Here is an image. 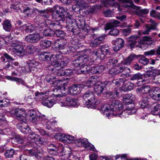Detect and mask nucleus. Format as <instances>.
<instances>
[{
    "instance_id": "obj_1",
    "label": "nucleus",
    "mask_w": 160,
    "mask_h": 160,
    "mask_svg": "<svg viewBox=\"0 0 160 160\" xmlns=\"http://www.w3.org/2000/svg\"><path fill=\"white\" fill-rule=\"evenodd\" d=\"M50 12L52 13V18L56 21L63 22L68 18L71 20L70 17L68 16V13L62 7L55 5L50 9Z\"/></svg>"
},
{
    "instance_id": "obj_2",
    "label": "nucleus",
    "mask_w": 160,
    "mask_h": 160,
    "mask_svg": "<svg viewBox=\"0 0 160 160\" xmlns=\"http://www.w3.org/2000/svg\"><path fill=\"white\" fill-rule=\"evenodd\" d=\"M47 92H43L38 91L35 93L36 97L41 101L42 104L48 108L52 107L55 103L53 99L49 100Z\"/></svg>"
},
{
    "instance_id": "obj_3",
    "label": "nucleus",
    "mask_w": 160,
    "mask_h": 160,
    "mask_svg": "<svg viewBox=\"0 0 160 160\" xmlns=\"http://www.w3.org/2000/svg\"><path fill=\"white\" fill-rule=\"evenodd\" d=\"M25 146L27 147L31 148L29 150H28V153L31 155L34 156L37 158H41L43 156L44 151L41 147L36 146L35 144L34 145L31 142L26 143Z\"/></svg>"
},
{
    "instance_id": "obj_4",
    "label": "nucleus",
    "mask_w": 160,
    "mask_h": 160,
    "mask_svg": "<svg viewBox=\"0 0 160 160\" xmlns=\"http://www.w3.org/2000/svg\"><path fill=\"white\" fill-rule=\"evenodd\" d=\"M109 108L107 107L104 111H108L110 110L111 114H112L114 111H119L122 110L123 108V106L122 102L119 100L115 99H111L108 102Z\"/></svg>"
},
{
    "instance_id": "obj_5",
    "label": "nucleus",
    "mask_w": 160,
    "mask_h": 160,
    "mask_svg": "<svg viewBox=\"0 0 160 160\" xmlns=\"http://www.w3.org/2000/svg\"><path fill=\"white\" fill-rule=\"evenodd\" d=\"M83 98L86 101V107L88 108H92L94 107L95 101V95L93 91L88 90L83 95Z\"/></svg>"
},
{
    "instance_id": "obj_6",
    "label": "nucleus",
    "mask_w": 160,
    "mask_h": 160,
    "mask_svg": "<svg viewBox=\"0 0 160 160\" xmlns=\"http://www.w3.org/2000/svg\"><path fill=\"white\" fill-rule=\"evenodd\" d=\"M119 21L114 20L111 23H107L105 28L106 30L110 29V31L108 33V35L113 36H117L119 33V31L116 28H115L117 26V25L119 24Z\"/></svg>"
},
{
    "instance_id": "obj_7",
    "label": "nucleus",
    "mask_w": 160,
    "mask_h": 160,
    "mask_svg": "<svg viewBox=\"0 0 160 160\" xmlns=\"http://www.w3.org/2000/svg\"><path fill=\"white\" fill-rule=\"evenodd\" d=\"M89 85L83 84H74L70 87L68 88V92L71 95H74L79 94L82 88L86 89Z\"/></svg>"
},
{
    "instance_id": "obj_8",
    "label": "nucleus",
    "mask_w": 160,
    "mask_h": 160,
    "mask_svg": "<svg viewBox=\"0 0 160 160\" xmlns=\"http://www.w3.org/2000/svg\"><path fill=\"white\" fill-rule=\"evenodd\" d=\"M129 4L130 5H128V6L131 8L135 9L136 10L135 14L139 17H143V14H147L149 12L148 9H141L140 7L135 6L132 2H131Z\"/></svg>"
},
{
    "instance_id": "obj_9",
    "label": "nucleus",
    "mask_w": 160,
    "mask_h": 160,
    "mask_svg": "<svg viewBox=\"0 0 160 160\" xmlns=\"http://www.w3.org/2000/svg\"><path fill=\"white\" fill-rule=\"evenodd\" d=\"M150 96L156 101H160V88L156 87L153 90L152 93H150Z\"/></svg>"
},
{
    "instance_id": "obj_10",
    "label": "nucleus",
    "mask_w": 160,
    "mask_h": 160,
    "mask_svg": "<svg viewBox=\"0 0 160 160\" xmlns=\"http://www.w3.org/2000/svg\"><path fill=\"white\" fill-rule=\"evenodd\" d=\"M17 128L23 133L27 134L29 133L30 128L25 123H18L17 124Z\"/></svg>"
},
{
    "instance_id": "obj_11",
    "label": "nucleus",
    "mask_w": 160,
    "mask_h": 160,
    "mask_svg": "<svg viewBox=\"0 0 160 160\" xmlns=\"http://www.w3.org/2000/svg\"><path fill=\"white\" fill-rule=\"evenodd\" d=\"M150 98L147 95H144L142 97L141 100L139 102L140 108H144L145 107L149 104Z\"/></svg>"
},
{
    "instance_id": "obj_12",
    "label": "nucleus",
    "mask_w": 160,
    "mask_h": 160,
    "mask_svg": "<svg viewBox=\"0 0 160 160\" xmlns=\"http://www.w3.org/2000/svg\"><path fill=\"white\" fill-rule=\"evenodd\" d=\"M50 53L47 52H41L39 55V58L40 61H49L51 59L52 55L50 56Z\"/></svg>"
},
{
    "instance_id": "obj_13",
    "label": "nucleus",
    "mask_w": 160,
    "mask_h": 160,
    "mask_svg": "<svg viewBox=\"0 0 160 160\" xmlns=\"http://www.w3.org/2000/svg\"><path fill=\"white\" fill-rule=\"evenodd\" d=\"M140 55H137L134 54H130L127 58L125 59L124 62L123 64L124 65H130L131 63L133 61L135 58L137 59L139 57Z\"/></svg>"
},
{
    "instance_id": "obj_14",
    "label": "nucleus",
    "mask_w": 160,
    "mask_h": 160,
    "mask_svg": "<svg viewBox=\"0 0 160 160\" xmlns=\"http://www.w3.org/2000/svg\"><path fill=\"white\" fill-rule=\"evenodd\" d=\"M48 152L53 155H57L58 148L56 145L53 144H50L48 146L47 148Z\"/></svg>"
},
{
    "instance_id": "obj_15",
    "label": "nucleus",
    "mask_w": 160,
    "mask_h": 160,
    "mask_svg": "<svg viewBox=\"0 0 160 160\" xmlns=\"http://www.w3.org/2000/svg\"><path fill=\"white\" fill-rule=\"evenodd\" d=\"M66 44V42H63L62 41H56L53 44V47L57 49L62 50L64 48Z\"/></svg>"
},
{
    "instance_id": "obj_16",
    "label": "nucleus",
    "mask_w": 160,
    "mask_h": 160,
    "mask_svg": "<svg viewBox=\"0 0 160 160\" xmlns=\"http://www.w3.org/2000/svg\"><path fill=\"white\" fill-rule=\"evenodd\" d=\"M25 112L21 108L17 109L16 116L17 119L20 121H24L25 119V118L23 116Z\"/></svg>"
},
{
    "instance_id": "obj_17",
    "label": "nucleus",
    "mask_w": 160,
    "mask_h": 160,
    "mask_svg": "<svg viewBox=\"0 0 160 160\" xmlns=\"http://www.w3.org/2000/svg\"><path fill=\"white\" fill-rule=\"evenodd\" d=\"M94 90L98 95H100L103 93V91L105 90L104 88H102L101 84L99 82L96 83L94 86Z\"/></svg>"
},
{
    "instance_id": "obj_18",
    "label": "nucleus",
    "mask_w": 160,
    "mask_h": 160,
    "mask_svg": "<svg viewBox=\"0 0 160 160\" xmlns=\"http://www.w3.org/2000/svg\"><path fill=\"white\" fill-rule=\"evenodd\" d=\"M100 49L102 52V59H104L106 56L110 55V48L106 46L105 45H102Z\"/></svg>"
},
{
    "instance_id": "obj_19",
    "label": "nucleus",
    "mask_w": 160,
    "mask_h": 160,
    "mask_svg": "<svg viewBox=\"0 0 160 160\" xmlns=\"http://www.w3.org/2000/svg\"><path fill=\"white\" fill-rule=\"evenodd\" d=\"M98 78L96 76H92L87 82L86 85H89V87L87 88H90V86L94 85L95 86L96 83H98Z\"/></svg>"
},
{
    "instance_id": "obj_20",
    "label": "nucleus",
    "mask_w": 160,
    "mask_h": 160,
    "mask_svg": "<svg viewBox=\"0 0 160 160\" xmlns=\"http://www.w3.org/2000/svg\"><path fill=\"white\" fill-rule=\"evenodd\" d=\"M23 28L24 30L27 32H31L36 30V27L32 24H28V25H24L21 27Z\"/></svg>"
},
{
    "instance_id": "obj_21",
    "label": "nucleus",
    "mask_w": 160,
    "mask_h": 160,
    "mask_svg": "<svg viewBox=\"0 0 160 160\" xmlns=\"http://www.w3.org/2000/svg\"><path fill=\"white\" fill-rule=\"evenodd\" d=\"M66 103L69 106H75L77 104V100L71 97H68L66 98Z\"/></svg>"
},
{
    "instance_id": "obj_22",
    "label": "nucleus",
    "mask_w": 160,
    "mask_h": 160,
    "mask_svg": "<svg viewBox=\"0 0 160 160\" xmlns=\"http://www.w3.org/2000/svg\"><path fill=\"white\" fill-rule=\"evenodd\" d=\"M124 42L123 41H116L115 46L113 47V50L117 52L123 46Z\"/></svg>"
},
{
    "instance_id": "obj_23",
    "label": "nucleus",
    "mask_w": 160,
    "mask_h": 160,
    "mask_svg": "<svg viewBox=\"0 0 160 160\" xmlns=\"http://www.w3.org/2000/svg\"><path fill=\"white\" fill-rule=\"evenodd\" d=\"M3 27L4 30L7 32H10L12 28V25L10 22L8 20L3 22Z\"/></svg>"
},
{
    "instance_id": "obj_24",
    "label": "nucleus",
    "mask_w": 160,
    "mask_h": 160,
    "mask_svg": "<svg viewBox=\"0 0 160 160\" xmlns=\"http://www.w3.org/2000/svg\"><path fill=\"white\" fill-rule=\"evenodd\" d=\"M123 103L125 104L129 103L131 105L132 102V99L130 94H126L123 96L122 98Z\"/></svg>"
},
{
    "instance_id": "obj_25",
    "label": "nucleus",
    "mask_w": 160,
    "mask_h": 160,
    "mask_svg": "<svg viewBox=\"0 0 160 160\" xmlns=\"http://www.w3.org/2000/svg\"><path fill=\"white\" fill-rule=\"evenodd\" d=\"M121 73L123 72V74L125 75L126 77H131L130 74L131 73V70L129 68L127 67H121Z\"/></svg>"
},
{
    "instance_id": "obj_26",
    "label": "nucleus",
    "mask_w": 160,
    "mask_h": 160,
    "mask_svg": "<svg viewBox=\"0 0 160 160\" xmlns=\"http://www.w3.org/2000/svg\"><path fill=\"white\" fill-rule=\"evenodd\" d=\"M74 3L79 8L87 7V3L83 0H74Z\"/></svg>"
},
{
    "instance_id": "obj_27",
    "label": "nucleus",
    "mask_w": 160,
    "mask_h": 160,
    "mask_svg": "<svg viewBox=\"0 0 160 160\" xmlns=\"http://www.w3.org/2000/svg\"><path fill=\"white\" fill-rule=\"evenodd\" d=\"M121 67H117L112 68L109 71V73L112 76L121 73Z\"/></svg>"
},
{
    "instance_id": "obj_28",
    "label": "nucleus",
    "mask_w": 160,
    "mask_h": 160,
    "mask_svg": "<svg viewBox=\"0 0 160 160\" xmlns=\"http://www.w3.org/2000/svg\"><path fill=\"white\" fill-rule=\"evenodd\" d=\"M49 142L47 139L39 137L38 141H37L36 145H38L39 146L41 145H46L48 144Z\"/></svg>"
},
{
    "instance_id": "obj_29",
    "label": "nucleus",
    "mask_w": 160,
    "mask_h": 160,
    "mask_svg": "<svg viewBox=\"0 0 160 160\" xmlns=\"http://www.w3.org/2000/svg\"><path fill=\"white\" fill-rule=\"evenodd\" d=\"M88 65L87 64L81 65L80 70L81 72L83 73H86L87 72L88 73H89L90 66H88Z\"/></svg>"
},
{
    "instance_id": "obj_30",
    "label": "nucleus",
    "mask_w": 160,
    "mask_h": 160,
    "mask_svg": "<svg viewBox=\"0 0 160 160\" xmlns=\"http://www.w3.org/2000/svg\"><path fill=\"white\" fill-rule=\"evenodd\" d=\"M27 62L29 67H31L33 71L35 69H36L35 67L38 65L37 62L34 60L28 58Z\"/></svg>"
},
{
    "instance_id": "obj_31",
    "label": "nucleus",
    "mask_w": 160,
    "mask_h": 160,
    "mask_svg": "<svg viewBox=\"0 0 160 160\" xmlns=\"http://www.w3.org/2000/svg\"><path fill=\"white\" fill-rule=\"evenodd\" d=\"M87 7H83L78 9V13L81 16L84 17L89 14V11L86 9Z\"/></svg>"
},
{
    "instance_id": "obj_32",
    "label": "nucleus",
    "mask_w": 160,
    "mask_h": 160,
    "mask_svg": "<svg viewBox=\"0 0 160 160\" xmlns=\"http://www.w3.org/2000/svg\"><path fill=\"white\" fill-rule=\"evenodd\" d=\"M34 11L35 12H37L39 13V14H41L43 15V16L46 18H48V17L46 14H48V12H50V9H46L43 10H39V9L35 8L34 9Z\"/></svg>"
},
{
    "instance_id": "obj_33",
    "label": "nucleus",
    "mask_w": 160,
    "mask_h": 160,
    "mask_svg": "<svg viewBox=\"0 0 160 160\" xmlns=\"http://www.w3.org/2000/svg\"><path fill=\"white\" fill-rule=\"evenodd\" d=\"M56 77L55 76H51L50 75H47L45 79L48 82L51 84H53V83H56L57 82L55 81Z\"/></svg>"
},
{
    "instance_id": "obj_34",
    "label": "nucleus",
    "mask_w": 160,
    "mask_h": 160,
    "mask_svg": "<svg viewBox=\"0 0 160 160\" xmlns=\"http://www.w3.org/2000/svg\"><path fill=\"white\" fill-rule=\"evenodd\" d=\"M91 54L92 55H94L97 57H99L101 59H104L102 58V52L100 49H96L95 50L91 51Z\"/></svg>"
},
{
    "instance_id": "obj_35",
    "label": "nucleus",
    "mask_w": 160,
    "mask_h": 160,
    "mask_svg": "<svg viewBox=\"0 0 160 160\" xmlns=\"http://www.w3.org/2000/svg\"><path fill=\"white\" fill-rule=\"evenodd\" d=\"M144 75L140 73H138L133 75L130 78V80L132 81L138 80L140 79H142L143 76Z\"/></svg>"
},
{
    "instance_id": "obj_36",
    "label": "nucleus",
    "mask_w": 160,
    "mask_h": 160,
    "mask_svg": "<svg viewBox=\"0 0 160 160\" xmlns=\"http://www.w3.org/2000/svg\"><path fill=\"white\" fill-rule=\"evenodd\" d=\"M53 65L54 67L53 68H52L51 70L52 71H56L60 69L61 68H63V66L61 65V63L59 61H56L53 63Z\"/></svg>"
},
{
    "instance_id": "obj_37",
    "label": "nucleus",
    "mask_w": 160,
    "mask_h": 160,
    "mask_svg": "<svg viewBox=\"0 0 160 160\" xmlns=\"http://www.w3.org/2000/svg\"><path fill=\"white\" fill-rule=\"evenodd\" d=\"M83 65L88 62V64L91 66L93 64L94 62L91 59H89V57L86 55H83Z\"/></svg>"
},
{
    "instance_id": "obj_38",
    "label": "nucleus",
    "mask_w": 160,
    "mask_h": 160,
    "mask_svg": "<svg viewBox=\"0 0 160 160\" xmlns=\"http://www.w3.org/2000/svg\"><path fill=\"white\" fill-rule=\"evenodd\" d=\"M151 112L152 114L155 115H158L160 112V105L157 104L154 107L152 111Z\"/></svg>"
},
{
    "instance_id": "obj_39",
    "label": "nucleus",
    "mask_w": 160,
    "mask_h": 160,
    "mask_svg": "<svg viewBox=\"0 0 160 160\" xmlns=\"http://www.w3.org/2000/svg\"><path fill=\"white\" fill-rule=\"evenodd\" d=\"M39 137V135L35 134V133L33 132L30 133L28 135V138H30L31 139L33 140V142H36L35 144L36 143L37 141H38Z\"/></svg>"
},
{
    "instance_id": "obj_40",
    "label": "nucleus",
    "mask_w": 160,
    "mask_h": 160,
    "mask_svg": "<svg viewBox=\"0 0 160 160\" xmlns=\"http://www.w3.org/2000/svg\"><path fill=\"white\" fill-rule=\"evenodd\" d=\"M134 87L133 83H131L130 82H128L127 84L125 85V88L123 89L124 91H128L132 90Z\"/></svg>"
},
{
    "instance_id": "obj_41",
    "label": "nucleus",
    "mask_w": 160,
    "mask_h": 160,
    "mask_svg": "<svg viewBox=\"0 0 160 160\" xmlns=\"http://www.w3.org/2000/svg\"><path fill=\"white\" fill-rule=\"evenodd\" d=\"M14 152V150L13 149H11L10 150H7L5 153V155L7 158H11L13 156Z\"/></svg>"
},
{
    "instance_id": "obj_42",
    "label": "nucleus",
    "mask_w": 160,
    "mask_h": 160,
    "mask_svg": "<svg viewBox=\"0 0 160 160\" xmlns=\"http://www.w3.org/2000/svg\"><path fill=\"white\" fill-rule=\"evenodd\" d=\"M43 35L46 36H52L54 34V32L49 28H47L43 32Z\"/></svg>"
},
{
    "instance_id": "obj_43",
    "label": "nucleus",
    "mask_w": 160,
    "mask_h": 160,
    "mask_svg": "<svg viewBox=\"0 0 160 160\" xmlns=\"http://www.w3.org/2000/svg\"><path fill=\"white\" fill-rule=\"evenodd\" d=\"M54 33L57 37L61 38L60 39L64 38L65 36V33L61 30H57L54 32Z\"/></svg>"
},
{
    "instance_id": "obj_44",
    "label": "nucleus",
    "mask_w": 160,
    "mask_h": 160,
    "mask_svg": "<svg viewBox=\"0 0 160 160\" xmlns=\"http://www.w3.org/2000/svg\"><path fill=\"white\" fill-rule=\"evenodd\" d=\"M139 62L144 65H147L150 63L149 60L145 57H142L139 60Z\"/></svg>"
},
{
    "instance_id": "obj_45",
    "label": "nucleus",
    "mask_w": 160,
    "mask_h": 160,
    "mask_svg": "<svg viewBox=\"0 0 160 160\" xmlns=\"http://www.w3.org/2000/svg\"><path fill=\"white\" fill-rule=\"evenodd\" d=\"M26 51L29 54H32L36 52L37 48L34 47L29 46L27 47Z\"/></svg>"
},
{
    "instance_id": "obj_46",
    "label": "nucleus",
    "mask_w": 160,
    "mask_h": 160,
    "mask_svg": "<svg viewBox=\"0 0 160 160\" xmlns=\"http://www.w3.org/2000/svg\"><path fill=\"white\" fill-rule=\"evenodd\" d=\"M40 44L41 46L47 48L51 46V42L50 41H42L40 42Z\"/></svg>"
},
{
    "instance_id": "obj_47",
    "label": "nucleus",
    "mask_w": 160,
    "mask_h": 160,
    "mask_svg": "<svg viewBox=\"0 0 160 160\" xmlns=\"http://www.w3.org/2000/svg\"><path fill=\"white\" fill-rule=\"evenodd\" d=\"M152 90H151L150 88L148 86H143V93L147 94L148 93H152Z\"/></svg>"
},
{
    "instance_id": "obj_48",
    "label": "nucleus",
    "mask_w": 160,
    "mask_h": 160,
    "mask_svg": "<svg viewBox=\"0 0 160 160\" xmlns=\"http://www.w3.org/2000/svg\"><path fill=\"white\" fill-rule=\"evenodd\" d=\"M100 41H91L90 46L92 48H96L99 46L100 44Z\"/></svg>"
},
{
    "instance_id": "obj_49",
    "label": "nucleus",
    "mask_w": 160,
    "mask_h": 160,
    "mask_svg": "<svg viewBox=\"0 0 160 160\" xmlns=\"http://www.w3.org/2000/svg\"><path fill=\"white\" fill-rule=\"evenodd\" d=\"M55 81L57 83H55L54 82L53 83L52 85L54 87H56L58 89L59 88H61V86L62 85V81L60 80H57L55 79Z\"/></svg>"
},
{
    "instance_id": "obj_50",
    "label": "nucleus",
    "mask_w": 160,
    "mask_h": 160,
    "mask_svg": "<svg viewBox=\"0 0 160 160\" xmlns=\"http://www.w3.org/2000/svg\"><path fill=\"white\" fill-rule=\"evenodd\" d=\"M99 82L101 84L102 87L104 88H107L111 84V82L107 81L104 82Z\"/></svg>"
},
{
    "instance_id": "obj_51",
    "label": "nucleus",
    "mask_w": 160,
    "mask_h": 160,
    "mask_svg": "<svg viewBox=\"0 0 160 160\" xmlns=\"http://www.w3.org/2000/svg\"><path fill=\"white\" fill-rule=\"evenodd\" d=\"M69 59L68 58L64 57V58H63L62 60H61L60 63H61V65L63 66V67L64 66H65L67 65V64L69 62Z\"/></svg>"
},
{
    "instance_id": "obj_52",
    "label": "nucleus",
    "mask_w": 160,
    "mask_h": 160,
    "mask_svg": "<svg viewBox=\"0 0 160 160\" xmlns=\"http://www.w3.org/2000/svg\"><path fill=\"white\" fill-rule=\"evenodd\" d=\"M78 142L81 146L85 148L88 143V141L87 139H82L78 141Z\"/></svg>"
},
{
    "instance_id": "obj_53",
    "label": "nucleus",
    "mask_w": 160,
    "mask_h": 160,
    "mask_svg": "<svg viewBox=\"0 0 160 160\" xmlns=\"http://www.w3.org/2000/svg\"><path fill=\"white\" fill-rule=\"evenodd\" d=\"M58 21H56V22L54 21L52 22V28H54L55 29H57L58 28H60L61 25L60 24V22H58Z\"/></svg>"
},
{
    "instance_id": "obj_54",
    "label": "nucleus",
    "mask_w": 160,
    "mask_h": 160,
    "mask_svg": "<svg viewBox=\"0 0 160 160\" xmlns=\"http://www.w3.org/2000/svg\"><path fill=\"white\" fill-rule=\"evenodd\" d=\"M106 97L108 98L113 99L114 98V92L112 91H108L106 92Z\"/></svg>"
},
{
    "instance_id": "obj_55",
    "label": "nucleus",
    "mask_w": 160,
    "mask_h": 160,
    "mask_svg": "<svg viewBox=\"0 0 160 160\" xmlns=\"http://www.w3.org/2000/svg\"><path fill=\"white\" fill-rule=\"evenodd\" d=\"M96 68L98 74H99L102 72L105 69L104 66L102 65L97 66Z\"/></svg>"
},
{
    "instance_id": "obj_56",
    "label": "nucleus",
    "mask_w": 160,
    "mask_h": 160,
    "mask_svg": "<svg viewBox=\"0 0 160 160\" xmlns=\"http://www.w3.org/2000/svg\"><path fill=\"white\" fill-rule=\"evenodd\" d=\"M53 2V0H42V4L43 5L49 6Z\"/></svg>"
},
{
    "instance_id": "obj_57",
    "label": "nucleus",
    "mask_w": 160,
    "mask_h": 160,
    "mask_svg": "<svg viewBox=\"0 0 160 160\" xmlns=\"http://www.w3.org/2000/svg\"><path fill=\"white\" fill-rule=\"evenodd\" d=\"M157 25V24L155 23H154L153 24H152L150 25V26H149L147 24L146 26V27L147 28H148L149 29V31L150 32V30H154L156 28V26Z\"/></svg>"
},
{
    "instance_id": "obj_58",
    "label": "nucleus",
    "mask_w": 160,
    "mask_h": 160,
    "mask_svg": "<svg viewBox=\"0 0 160 160\" xmlns=\"http://www.w3.org/2000/svg\"><path fill=\"white\" fill-rule=\"evenodd\" d=\"M72 22V21H71V23H69L67 24L66 26V28L67 29V30L71 32L72 30H73V23Z\"/></svg>"
},
{
    "instance_id": "obj_59",
    "label": "nucleus",
    "mask_w": 160,
    "mask_h": 160,
    "mask_svg": "<svg viewBox=\"0 0 160 160\" xmlns=\"http://www.w3.org/2000/svg\"><path fill=\"white\" fill-rule=\"evenodd\" d=\"M85 148H87L88 150H92L93 151H96V149L94 146L90 143H88Z\"/></svg>"
},
{
    "instance_id": "obj_60",
    "label": "nucleus",
    "mask_w": 160,
    "mask_h": 160,
    "mask_svg": "<svg viewBox=\"0 0 160 160\" xmlns=\"http://www.w3.org/2000/svg\"><path fill=\"white\" fill-rule=\"evenodd\" d=\"M136 43V41H128L127 46H130L131 48L132 49L135 46Z\"/></svg>"
},
{
    "instance_id": "obj_61",
    "label": "nucleus",
    "mask_w": 160,
    "mask_h": 160,
    "mask_svg": "<svg viewBox=\"0 0 160 160\" xmlns=\"http://www.w3.org/2000/svg\"><path fill=\"white\" fill-rule=\"evenodd\" d=\"M15 139L18 143L22 144L24 142V140L19 136H16L15 137Z\"/></svg>"
},
{
    "instance_id": "obj_62",
    "label": "nucleus",
    "mask_w": 160,
    "mask_h": 160,
    "mask_svg": "<svg viewBox=\"0 0 160 160\" xmlns=\"http://www.w3.org/2000/svg\"><path fill=\"white\" fill-rule=\"evenodd\" d=\"M98 9V8L97 6H92V7L89 10V13H94L97 12Z\"/></svg>"
},
{
    "instance_id": "obj_63",
    "label": "nucleus",
    "mask_w": 160,
    "mask_h": 160,
    "mask_svg": "<svg viewBox=\"0 0 160 160\" xmlns=\"http://www.w3.org/2000/svg\"><path fill=\"white\" fill-rule=\"evenodd\" d=\"M55 57L57 59L62 60L63 58H64L62 55V53L61 52H58L55 55Z\"/></svg>"
},
{
    "instance_id": "obj_64",
    "label": "nucleus",
    "mask_w": 160,
    "mask_h": 160,
    "mask_svg": "<svg viewBox=\"0 0 160 160\" xmlns=\"http://www.w3.org/2000/svg\"><path fill=\"white\" fill-rule=\"evenodd\" d=\"M71 32H72L73 34L74 35L78 34L80 32L79 28L77 27H73V30Z\"/></svg>"
}]
</instances>
